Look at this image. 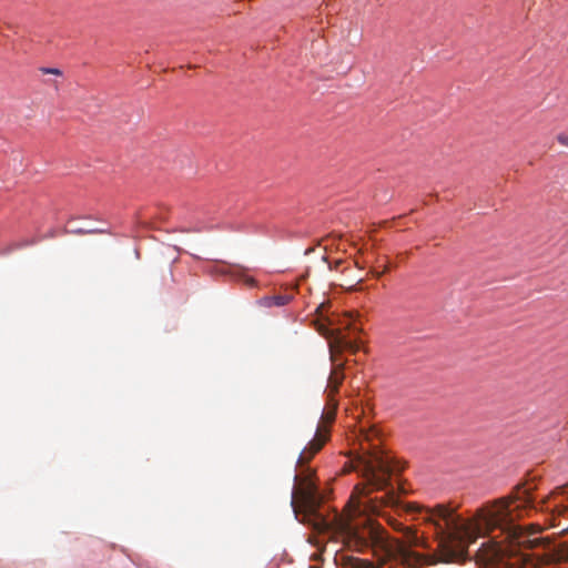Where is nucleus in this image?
I'll use <instances>...</instances> for the list:
<instances>
[{
    "mask_svg": "<svg viewBox=\"0 0 568 568\" xmlns=\"http://www.w3.org/2000/svg\"><path fill=\"white\" fill-rule=\"evenodd\" d=\"M352 567L353 568H375V566L372 562L364 560V559H358V558H355L352 560Z\"/></svg>",
    "mask_w": 568,
    "mask_h": 568,
    "instance_id": "39448f33",
    "label": "nucleus"
},
{
    "mask_svg": "<svg viewBox=\"0 0 568 568\" xmlns=\"http://www.w3.org/2000/svg\"><path fill=\"white\" fill-rule=\"evenodd\" d=\"M40 70L44 74H54V75H61L62 74L61 70L55 69V68H41Z\"/></svg>",
    "mask_w": 568,
    "mask_h": 568,
    "instance_id": "423d86ee",
    "label": "nucleus"
},
{
    "mask_svg": "<svg viewBox=\"0 0 568 568\" xmlns=\"http://www.w3.org/2000/svg\"><path fill=\"white\" fill-rule=\"evenodd\" d=\"M557 141H558L560 144H562V145H565V146H568V135L562 134V133H561V134H558V135H557Z\"/></svg>",
    "mask_w": 568,
    "mask_h": 568,
    "instance_id": "0eeeda50",
    "label": "nucleus"
},
{
    "mask_svg": "<svg viewBox=\"0 0 568 568\" xmlns=\"http://www.w3.org/2000/svg\"><path fill=\"white\" fill-rule=\"evenodd\" d=\"M318 331L321 332V334H323V335H324V336H326V337H328V336H329V334H331V331H329L327 327H325L324 325H321V326L318 327Z\"/></svg>",
    "mask_w": 568,
    "mask_h": 568,
    "instance_id": "1a4fd4ad",
    "label": "nucleus"
},
{
    "mask_svg": "<svg viewBox=\"0 0 568 568\" xmlns=\"http://www.w3.org/2000/svg\"><path fill=\"white\" fill-rule=\"evenodd\" d=\"M75 233H79V234H84V233H102L103 230H82V229H79V230H75L74 231Z\"/></svg>",
    "mask_w": 568,
    "mask_h": 568,
    "instance_id": "6e6552de",
    "label": "nucleus"
},
{
    "mask_svg": "<svg viewBox=\"0 0 568 568\" xmlns=\"http://www.w3.org/2000/svg\"><path fill=\"white\" fill-rule=\"evenodd\" d=\"M292 300L291 295H276L270 298L271 303L268 305H276V306H283L290 303Z\"/></svg>",
    "mask_w": 568,
    "mask_h": 568,
    "instance_id": "20e7f679",
    "label": "nucleus"
},
{
    "mask_svg": "<svg viewBox=\"0 0 568 568\" xmlns=\"http://www.w3.org/2000/svg\"><path fill=\"white\" fill-rule=\"evenodd\" d=\"M551 499H554V513L568 519V486L557 488Z\"/></svg>",
    "mask_w": 568,
    "mask_h": 568,
    "instance_id": "7ed1b4c3",
    "label": "nucleus"
},
{
    "mask_svg": "<svg viewBox=\"0 0 568 568\" xmlns=\"http://www.w3.org/2000/svg\"><path fill=\"white\" fill-rule=\"evenodd\" d=\"M359 453L352 459L353 469L361 474L363 485H357L349 499V549H372L382 560L396 559L409 567L437 562H452L465 558L468 542L477 535H488L490 540L480 548L484 568H555L568 562V541L546 542L539 530H526L516 520L535 509L532 488L517 486L515 491L480 508L476 524L464 520L445 505L423 507L407 504L406 511L418 514L435 528L436 551L422 555L413 547H427L426 541L410 527L394 520V529L403 531L402 539L389 538L385 530L366 516V511L381 514L383 507L399 504L392 477L404 466L379 448L375 429L362 432Z\"/></svg>",
    "mask_w": 568,
    "mask_h": 568,
    "instance_id": "f257e3e1",
    "label": "nucleus"
},
{
    "mask_svg": "<svg viewBox=\"0 0 568 568\" xmlns=\"http://www.w3.org/2000/svg\"><path fill=\"white\" fill-rule=\"evenodd\" d=\"M349 348L355 352L353 343L341 337L339 335L335 336L329 341V352H331V361L333 364V368L327 379L326 393H327V404L332 406L334 410L337 408V400L335 396L338 394L339 386L342 385L345 374H344V363H338L336 355L343 349ZM326 422L332 423L335 418V412L328 413L326 416Z\"/></svg>",
    "mask_w": 568,
    "mask_h": 568,
    "instance_id": "f03ea898",
    "label": "nucleus"
},
{
    "mask_svg": "<svg viewBox=\"0 0 568 568\" xmlns=\"http://www.w3.org/2000/svg\"><path fill=\"white\" fill-rule=\"evenodd\" d=\"M245 283L251 285V286H253L255 284V281H254V278L246 276L245 277Z\"/></svg>",
    "mask_w": 568,
    "mask_h": 568,
    "instance_id": "9d476101",
    "label": "nucleus"
}]
</instances>
